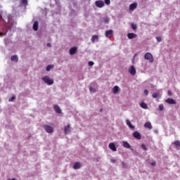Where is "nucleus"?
Returning a JSON list of instances; mask_svg holds the SVG:
<instances>
[{"mask_svg": "<svg viewBox=\"0 0 180 180\" xmlns=\"http://www.w3.org/2000/svg\"><path fill=\"white\" fill-rule=\"evenodd\" d=\"M95 5L97 8H103L105 6V2L103 1H96Z\"/></svg>", "mask_w": 180, "mask_h": 180, "instance_id": "39448f33", "label": "nucleus"}, {"mask_svg": "<svg viewBox=\"0 0 180 180\" xmlns=\"http://www.w3.org/2000/svg\"><path fill=\"white\" fill-rule=\"evenodd\" d=\"M136 56H137V54H135V55H134L132 61H134V58H136Z\"/></svg>", "mask_w": 180, "mask_h": 180, "instance_id": "49530a36", "label": "nucleus"}, {"mask_svg": "<svg viewBox=\"0 0 180 180\" xmlns=\"http://www.w3.org/2000/svg\"><path fill=\"white\" fill-rule=\"evenodd\" d=\"M89 91H90V92H93V94H95V92H96V89H95L92 86H90L89 87Z\"/></svg>", "mask_w": 180, "mask_h": 180, "instance_id": "c756f323", "label": "nucleus"}, {"mask_svg": "<svg viewBox=\"0 0 180 180\" xmlns=\"http://www.w3.org/2000/svg\"><path fill=\"white\" fill-rule=\"evenodd\" d=\"M13 11H15V8L13 9Z\"/></svg>", "mask_w": 180, "mask_h": 180, "instance_id": "de8ad7c7", "label": "nucleus"}, {"mask_svg": "<svg viewBox=\"0 0 180 180\" xmlns=\"http://www.w3.org/2000/svg\"><path fill=\"white\" fill-rule=\"evenodd\" d=\"M141 148L144 150V151H147V146L145 144L141 145Z\"/></svg>", "mask_w": 180, "mask_h": 180, "instance_id": "72a5a7b5", "label": "nucleus"}, {"mask_svg": "<svg viewBox=\"0 0 180 180\" xmlns=\"http://www.w3.org/2000/svg\"><path fill=\"white\" fill-rule=\"evenodd\" d=\"M73 168L74 169H79V168H81V163L77 162L76 163H75Z\"/></svg>", "mask_w": 180, "mask_h": 180, "instance_id": "412c9836", "label": "nucleus"}, {"mask_svg": "<svg viewBox=\"0 0 180 180\" xmlns=\"http://www.w3.org/2000/svg\"><path fill=\"white\" fill-rule=\"evenodd\" d=\"M122 168L126 169V168H127V164H126V162H122Z\"/></svg>", "mask_w": 180, "mask_h": 180, "instance_id": "473e14b6", "label": "nucleus"}, {"mask_svg": "<svg viewBox=\"0 0 180 180\" xmlns=\"http://www.w3.org/2000/svg\"><path fill=\"white\" fill-rule=\"evenodd\" d=\"M143 126L146 129H149V130H151V129H153V125H151V122H146Z\"/></svg>", "mask_w": 180, "mask_h": 180, "instance_id": "4468645a", "label": "nucleus"}, {"mask_svg": "<svg viewBox=\"0 0 180 180\" xmlns=\"http://www.w3.org/2000/svg\"><path fill=\"white\" fill-rule=\"evenodd\" d=\"M0 19H3L6 23H10L11 25L8 27L6 32H8V30H13V32L16 28V21L13 20V17L11 15H6L2 18V12L0 11Z\"/></svg>", "mask_w": 180, "mask_h": 180, "instance_id": "f257e3e1", "label": "nucleus"}, {"mask_svg": "<svg viewBox=\"0 0 180 180\" xmlns=\"http://www.w3.org/2000/svg\"><path fill=\"white\" fill-rule=\"evenodd\" d=\"M105 37L108 39H110L111 36H113V30H109L105 31Z\"/></svg>", "mask_w": 180, "mask_h": 180, "instance_id": "423d86ee", "label": "nucleus"}, {"mask_svg": "<svg viewBox=\"0 0 180 180\" xmlns=\"http://www.w3.org/2000/svg\"><path fill=\"white\" fill-rule=\"evenodd\" d=\"M46 46H47V47H51V44L48 43V44H46Z\"/></svg>", "mask_w": 180, "mask_h": 180, "instance_id": "c03bdc74", "label": "nucleus"}, {"mask_svg": "<svg viewBox=\"0 0 180 180\" xmlns=\"http://www.w3.org/2000/svg\"><path fill=\"white\" fill-rule=\"evenodd\" d=\"M140 106L141 108H142L143 109H147L148 106L146 104V103H140Z\"/></svg>", "mask_w": 180, "mask_h": 180, "instance_id": "bb28decb", "label": "nucleus"}, {"mask_svg": "<svg viewBox=\"0 0 180 180\" xmlns=\"http://www.w3.org/2000/svg\"><path fill=\"white\" fill-rule=\"evenodd\" d=\"M109 148L112 151H117L116 146L113 143H110L108 146Z\"/></svg>", "mask_w": 180, "mask_h": 180, "instance_id": "2eb2a0df", "label": "nucleus"}, {"mask_svg": "<svg viewBox=\"0 0 180 180\" xmlns=\"http://www.w3.org/2000/svg\"><path fill=\"white\" fill-rule=\"evenodd\" d=\"M126 123H127V126H128L129 129H134V126L131 124V122H130V120H127Z\"/></svg>", "mask_w": 180, "mask_h": 180, "instance_id": "4be33fe9", "label": "nucleus"}, {"mask_svg": "<svg viewBox=\"0 0 180 180\" xmlns=\"http://www.w3.org/2000/svg\"><path fill=\"white\" fill-rule=\"evenodd\" d=\"M131 29L133 30H137V25L136 24H131Z\"/></svg>", "mask_w": 180, "mask_h": 180, "instance_id": "2f4dec72", "label": "nucleus"}, {"mask_svg": "<svg viewBox=\"0 0 180 180\" xmlns=\"http://www.w3.org/2000/svg\"><path fill=\"white\" fill-rule=\"evenodd\" d=\"M32 28L34 32H37V30H39V22L35 21L33 24Z\"/></svg>", "mask_w": 180, "mask_h": 180, "instance_id": "f8f14e48", "label": "nucleus"}, {"mask_svg": "<svg viewBox=\"0 0 180 180\" xmlns=\"http://www.w3.org/2000/svg\"><path fill=\"white\" fill-rule=\"evenodd\" d=\"M16 99V97L15 96H12L11 98H9V102H13V101Z\"/></svg>", "mask_w": 180, "mask_h": 180, "instance_id": "f704fd0d", "label": "nucleus"}, {"mask_svg": "<svg viewBox=\"0 0 180 180\" xmlns=\"http://www.w3.org/2000/svg\"><path fill=\"white\" fill-rule=\"evenodd\" d=\"M20 4L23 6H27V0H20Z\"/></svg>", "mask_w": 180, "mask_h": 180, "instance_id": "a878e982", "label": "nucleus"}, {"mask_svg": "<svg viewBox=\"0 0 180 180\" xmlns=\"http://www.w3.org/2000/svg\"><path fill=\"white\" fill-rule=\"evenodd\" d=\"M112 92H113L114 94L116 95V94H117L119 92V86H115L112 88Z\"/></svg>", "mask_w": 180, "mask_h": 180, "instance_id": "5701e85b", "label": "nucleus"}, {"mask_svg": "<svg viewBox=\"0 0 180 180\" xmlns=\"http://www.w3.org/2000/svg\"><path fill=\"white\" fill-rule=\"evenodd\" d=\"M144 95H146V96H147V95H148V90H147V89L144 90Z\"/></svg>", "mask_w": 180, "mask_h": 180, "instance_id": "58836bf2", "label": "nucleus"}, {"mask_svg": "<svg viewBox=\"0 0 180 180\" xmlns=\"http://www.w3.org/2000/svg\"><path fill=\"white\" fill-rule=\"evenodd\" d=\"M158 109L160 110V112H162V110H164V104L159 105Z\"/></svg>", "mask_w": 180, "mask_h": 180, "instance_id": "7c9ffc66", "label": "nucleus"}, {"mask_svg": "<svg viewBox=\"0 0 180 180\" xmlns=\"http://www.w3.org/2000/svg\"><path fill=\"white\" fill-rule=\"evenodd\" d=\"M133 136L135 139H137L138 140H141V134H140V133H139V131H134L133 133Z\"/></svg>", "mask_w": 180, "mask_h": 180, "instance_id": "1a4fd4ad", "label": "nucleus"}, {"mask_svg": "<svg viewBox=\"0 0 180 180\" xmlns=\"http://www.w3.org/2000/svg\"><path fill=\"white\" fill-rule=\"evenodd\" d=\"M11 61H15V63H18V56L14 55V56H11Z\"/></svg>", "mask_w": 180, "mask_h": 180, "instance_id": "b1692460", "label": "nucleus"}, {"mask_svg": "<svg viewBox=\"0 0 180 180\" xmlns=\"http://www.w3.org/2000/svg\"><path fill=\"white\" fill-rule=\"evenodd\" d=\"M127 37L129 39H136V37H137V34H136L134 33H128L127 34Z\"/></svg>", "mask_w": 180, "mask_h": 180, "instance_id": "dca6fc26", "label": "nucleus"}, {"mask_svg": "<svg viewBox=\"0 0 180 180\" xmlns=\"http://www.w3.org/2000/svg\"><path fill=\"white\" fill-rule=\"evenodd\" d=\"M122 146L123 147H124V148H131V146H130V143L125 141H122Z\"/></svg>", "mask_w": 180, "mask_h": 180, "instance_id": "9b49d317", "label": "nucleus"}, {"mask_svg": "<svg viewBox=\"0 0 180 180\" xmlns=\"http://www.w3.org/2000/svg\"><path fill=\"white\" fill-rule=\"evenodd\" d=\"M6 34V32H0V36H5Z\"/></svg>", "mask_w": 180, "mask_h": 180, "instance_id": "79ce46f5", "label": "nucleus"}, {"mask_svg": "<svg viewBox=\"0 0 180 180\" xmlns=\"http://www.w3.org/2000/svg\"><path fill=\"white\" fill-rule=\"evenodd\" d=\"M65 134H70L71 133V127H70V124H68L64 128Z\"/></svg>", "mask_w": 180, "mask_h": 180, "instance_id": "6e6552de", "label": "nucleus"}, {"mask_svg": "<svg viewBox=\"0 0 180 180\" xmlns=\"http://www.w3.org/2000/svg\"><path fill=\"white\" fill-rule=\"evenodd\" d=\"M137 8V3H133L129 5V11H134Z\"/></svg>", "mask_w": 180, "mask_h": 180, "instance_id": "f3484780", "label": "nucleus"}, {"mask_svg": "<svg viewBox=\"0 0 180 180\" xmlns=\"http://www.w3.org/2000/svg\"><path fill=\"white\" fill-rule=\"evenodd\" d=\"M144 58H145V60H148V61H149V63H154V58L153 57V54H151V53H150V52H147L144 55Z\"/></svg>", "mask_w": 180, "mask_h": 180, "instance_id": "7ed1b4c3", "label": "nucleus"}, {"mask_svg": "<svg viewBox=\"0 0 180 180\" xmlns=\"http://www.w3.org/2000/svg\"><path fill=\"white\" fill-rule=\"evenodd\" d=\"M174 146H176V150H180V141H175L172 143Z\"/></svg>", "mask_w": 180, "mask_h": 180, "instance_id": "a211bd4d", "label": "nucleus"}, {"mask_svg": "<svg viewBox=\"0 0 180 180\" xmlns=\"http://www.w3.org/2000/svg\"><path fill=\"white\" fill-rule=\"evenodd\" d=\"M105 5H110V0H104Z\"/></svg>", "mask_w": 180, "mask_h": 180, "instance_id": "c9c22d12", "label": "nucleus"}, {"mask_svg": "<svg viewBox=\"0 0 180 180\" xmlns=\"http://www.w3.org/2000/svg\"><path fill=\"white\" fill-rule=\"evenodd\" d=\"M103 20L105 23H109V22H110V18H109L108 17H104Z\"/></svg>", "mask_w": 180, "mask_h": 180, "instance_id": "c85d7f7f", "label": "nucleus"}, {"mask_svg": "<svg viewBox=\"0 0 180 180\" xmlns=\"http://www.w3.org/2000/svg\"><path fill=\"white\" fill-rule=\"evenodd\" d=\"M44 129L46 131V133H53V131H54V129L52 128L51 126L48 125V124H44Z\"/></svg>", "mask_w": 180, "mask_h": 180, "instance_id": "20e7f679", "label": "nucleus"}, {"mask_svg": "<svg viewBox=\"0 0 180 180\" xmlns=\"http://www.w3.org/2000/svg\"><path fill=\"white\" fill-rule=\"evenodd\" d=\"M150 165H152L153 167H155L156 165L155 162H150Z\"/></svg>", "mask_w": 180, "mask_h": 180, "instance_id": "a19ab883", "label": "nucleus"}, {"mask_svg": "<svg viewBox=\"0 0 180 180\" xmlns=\"http://www.w3.org/2000/svg\"><path fill=\"white\" fill-rule=\"evenodd\" d=\"M98 36L97 35H93L91 37V41L92 43H95L96 41H98Z\"/></svg>", "mask_w": 180, "mask_h": 180, "instance_id": "393cba45", "label": "nucleus"}, {"mask_svg": "<svg viewBox=\"0 0 180 180\" xmlns=\"http://www.w3.org/2000/svg\"><path fill=\"white\" fill-rule=\"evenodd\" d=\"M129 72L131 74V75H136V68L134 66H131V68L129 70Z\"/></svg>", "mask_w": 180, "mask_h": 180, "instance_id": "9d476101", "label": "nucleus"}, {"mask_svg": "<svg viewBox=\"0 0 180 180\" xmlns=\"http://www.w3.org/2000/svg\"><path fill=\"white\" fill-rule=\"evenodd\" d=\"M94 64H95V63L94 62H92V61H89L88 63V65H89V67H92V65H94Z\"/></svg>", "mask_w": 180, "mask_h": 180, "instance_id": "4c0bfd02", "label": "nucleus"}, {"mask_svg": "<svg viewBox=\"0 0 180 180\" xmlns=\"http://www.w3.org/2000/svg\"><path fill=\"white\" fill-rule=\"evenodd\" d=\"M41 80L44 84H46V85H53L54 84V80L47 75L42 77Z\"/></svg>", "mask_w": 180, "mask_h": 180, "instance_id": "f03ea898", "label": "nucleus"}, {"mask_svg": "<svg viewBox=\"0 0 180 180\" xmlns=\"http://www.w3.org/2000/svg\"><path fill=\"white\" fill-rule=\"evenodd\" d=\"M165 103H169V105H176V101L172 98L166 99Z\"/></svg>", "mask_w": 180, "mask_h": 180, "instance_id": "0eeeda50", "label": "nucleus"}, {"mask_svg": "<svg viewBox=\"0 0 180 180\" xmlns=\"http://www.w3.org/2000/svg\"><path fill=\"white\" fill-rule=\"evenodd\" d=\"M111 162H112V164L116 163V160L115 159H110Z\"/></svg>", "mask_w": 180, "mask_h": 180, "instance_id": "ea45409f", "label": "nucleus"}, {"mask_svg": "<svg viewBox=\"0 0 180 180\" xmlns=\"http://www.w3.org/2000/svg\"><path fill=\"white\" fill-rule=\"evenodd\" d=\"M52 68H54V65H49L46 67V71H50V70H52Z\"/></svg>", "mask_w": 180, "mask_h": 180, "instance_id": "cd10ccee", "label": "nucleus"}, {"mask_svg": "<svg viewBox=\"0 0 180 180\" xmlns=\"http://www.w3.org/2000/svg\"><path fill=\"white\" fill-rule=\"evenodd\" d=\"M153 98H154V99H156V98H160V96H161V93H160V91H157L155 93H154L152 95Z\"/></svg>", "mask_w": 180, "mask_h": 180, "instance_id": "aec40b11", "label": "nucleus"}, {"mask_svg": "<svg viewBox=\"0 0 180 180\" xmlns=\"http://www.w3.org/2000/svg\"><path fill=\"white\" fill-rule=\"evenodd\" d=\"M77 47H72L70 49V56H74V54H75L77 53Z\"/></svg>", "mask_w": 180, "mask_h": 180, "instance_id": "ddd939ff", "label": "nucleus"}, {"mask_svg": "<svg viewBox=\"0 0 180 180\" xmlns=\"http://www.w3.org/2000/svg\"><path fill=\"white\" fill-rule=\"evenodd\" d=\"M154 133H155L156 134H158V129H155L153 130Z\"/></svg>", "mask_w": 180, "mask_h": 180, "instance_id": "37998d69", "label": "nucleus"}, {"mask_svg": "<svg viewBox=\"0 0 180 180\" xmlns=\"http://www.w3.org/2000/svg\"><path fill=\"white\" fill-rule=\"evenodd\" d=\"M167 94H168V95H172V92H171V91H168Z\"/></svg>", "mask_w": 180, "mask_h": 180, "instance_id": "a18cd8bd", "label": "nucleus"}, {"mask_svg": "<svg viewBox=\"0 0 180 180\" xmlns=\"http://www.w3.org/2000/svg\"><path fill=\"white\" fill-rule=\"evenodd\" d=\"M156 40H157V41H158V43H160V41H161V40H162L161 37H157Z\"/></svg>", "mask_w": 180, "mask_h": 180, "instance_id": "e433bc0d", "label": "nucleus"}, {"mask_svg": "<svg viewBox=\"0 0 180 180\" xmlns=\"http://www.w3.org/2000/svg\"><path fill=\"white\" fill-rule=\"evenodd\" d=\"M54 110L56 112V113H58L59 115L61 113V108L57 105H54Z\"/></svg>", "mask_w": 180, "mask_h": 180, "instance_id": "6ab92c4d", "label": "nucleus"}]
</instances>
